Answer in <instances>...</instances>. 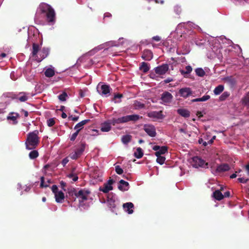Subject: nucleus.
Listing matches in <instances>:
<instances>
[{"instance_id":"obj_1","label":"nucleus","mask_w":249,"mask_h":249,"mask_svg":"<svg viewBox=\"0 0 249 249\" xmlns=\"http://www.w3.org/2000/svg\"><path fill=\"white\" fill-rule=\"evenodd\" d=\"M37 13L43 14L48 23L53 24L55 22V13L50 5L45 2L40 3L37 9Z\"/></svg>"},{"instance_id":"obj_2","label":"nucleus","mask_w":249,"mask_h":249,"mask_svg":"<svg viewBox=\"0 0 249 249\" xmlns=\"http://www.w3.org/2000/svg\"><path fill=\"white\" fill-rule=\"evenodd\" d=\"M39 132L37 130H34L27 134L25 142L26 148L28 150L36 149L39 143Z\"/></svg>"},{"instance_id":"obj_3","label":"nucleus","mask_w":249,"mask_h":249,"mask_svg":"<svg viewBox=\"0 0 249 249\" xmlns=\"http://www.w3.org/2000/svg\"><path fill=\"white\" fill-rule=\"evenodd\" d=\"M86 144L85 142L80 143L76 147V148L74 153H71L69 157L72 160H76L80 158L85 151L86 149Z\"/></svg>"},{"instance_id":"obj_4","label":"nucleus","mask_w":249,"mask_h":249,"mask_svg":"<svg viewBox=\"0 0 249 249\" xmlns=\"http://www.w3.org/2000/svg\"><path fill=\"white\" fill-rule=\"evenodd\" d=\"M192 165L195 168L199 167L208 168V163L199 157L196 156L192 158Z\"/></svg>"},{"instance_id":"obj_5","label":"nucleus","mask_w":249,"mask_h":249,"mask_svg":"<svg viewBox=\"0 0 249 249\" xmlns=\"http://www.w3.org/2000/svg\"><path fill=\"white\" fill-rule=\"evenodd\" d=\"M90 194L89 190L81 189L76 193V197L79 199V201L83 202L88 199V196Z\"/></svg>"},{"instance_id":"obj_6","label":"nucleus","mask_w":249,"mask_h":249,"mask_svg":"<svg viewBox=\"0 0 249 249\" xmlns=\"http://www.w3.org/2000/svg\"><path fill=\"white\" fill-rule=\"evenodd\" d=\"M143 130L151 137H154L156 136V129L155 127L150 124H145L143 125Z\"/></svg>"},{"instance_id":"obj_7","label":"nucleus","mask_w":249,"mask_h":249,"mask_svg":"<svg viewBox=\"0 0 249 249\" xmlns=\"http://www.w3.org/2000/svg\"><path fill=\"white\" fill-rule=\"evenodd\" d=\"M169 70V66L167 64H163L154 69L155 73L159 75L164 74Z\"/></svg>"},{"instance_id":"obj_8","label":"nucleus","mask_w":249,"mask_h":249,"mask_svg":"<svg viewBox=\"0 0 249 249\" xmlns=\"http://www.w3.org/2000/svg\"><path fill=\"white\" fill-rule=\"evenodd\" d=\"M193 91L190 88H183L179 89L178 93L183 98H186L193 94Z\"/></svg>"},{"instance_id":"obj_9","label":"nucleus","mask_w":249,"mask_h":249,"mask_svg":"<svg viewBox=\"0 0 249 249\" xmlns=\"http://www.w3.org/2000/svg\"><path fill=\"white\" fill-rule=\"evenodd\" d=\"M173 98V95L168 91H165L161 95L160 99L164 104L170 103Z\"/></svg>"},{"instance_id":"obj_10","label":"nucleus","mask_w":249,"mask_h":249,"mask_svg":"<svg viewBox=\"0 0 249 249\" xmlns=\"http://www.w3.org/2000/svg\"><path fill=\"white\" fill-rule=\"evenodd\" d=\"M111 90V89L109 85L104 84L101 86V90L98 91L99 93L102 95H105L106 97H108L109 95V93Z\"/></svg>"},{"instance_id":"obj_11","label":"nucleus","mask_w":249,"mask_h":249,"mask_svg":"<svg viewBox=\"0 0 249 249\" xmlns=\"http://www.w3.org/2000/svg\"><path fill=\"white\" fill-rule=\"evenodd\" d=\"M28 94L26 92H21L17 95H14L13 98L18 99L21 102H24L28 99Z\"/></svg>"},{"instance_id":"obj_12","label":"nucleus","mask_w":249,"mask_h":249,"mask_svg":"<svg viewBox=\"0 0 249 249\" xmlns=\"http://www.w3.org/2000/svg\"><path fill=\"white\" fill-rule=\"evenodd\" d=\"M153 57V53L149 50H144L142 55V58L146 61L151 60Z\"/></svg>"},{"instance_id":"obj_13","label":"nucleus","mask_w":249,"mask_h":249,"mask_svg":"<svg viewBox=\"0 0 249 249\" xmlns=\"http://www.w3.org/2000/svg\"><path fill=\"white\" fill-rule=\"evenodd\" d=\"M120 184L119 185L118 188V189L122 191H127L129 189V183L128 182L124 180L123 179H121L119 181Z\"/></svg>"},{"instance_id":"obj_14","label":"nucleus","mask_w":249,"mask_h":249,"mask_svg":"<svg viewBox=\"0 0 249 249\" xmlns=\"http://www.w3.org/2000/svg\"><path fill=\"white\" fill-rule=\"evenodd\" d=\"M123 208L129 214H132L133 213V208L134 205L132 202H127L123 204Z\"/></svg>"},{"instance_id":"obj_15","label":"nucleus","mask_w":249,"mask_h":249,"mask_svg":"<svg viewBox=\"0 0 249 249\" xmlns=\"http://www.w3.org/2000/svg\"><path fill=\"white\" fill-rule=\"evenodd\" d=\"M148 116L150 118L156 119H162L163 116L161 111H152L148 113Z\"/></svg>"},{"instance_id":"obj_16","label":"nucleus","mask_w":249,"mask_h":249,"mask_svg":"<svg viewBox=\"0 0 249 249\" xmlns=\"http://www.w3.org/2000/svg\"><path fill=\"white\" fill-rule=\"evenodd\" d=\"M177 111L178 114L184 118H188L190 116V112L187 109L179 108Z\"/></svg>"},{"instance_id":"obj_17","label":"nucleus","mask_w":249,"mask_h":249,"mask_svg":"<svg viewBox=\"0 0 249 249\" xmlns=\"http://www.w3.org/2000/svg\"><path fill=\"white\" fill-rule=\"evenodd\" d=\"M230 169L229 165L227 163L221 164L218 165L216 169L217 172H223L229 171Z\"/></svg>"},{"instance_id":"obj_18","label":"nucleus","mask_w":249,"mask_h":249,"mask_svg":"<svg viewBox=\"0 0 249 249\" xmlns=\"http://www.w3.org/2000/svg\"><path fill=\"white\" fill-rule=\"evenodd\" d=\"M55 201L58 203H62L65 196L64 194L62 191H59L55 194Z\"/></svg>"},{"instance_id":"obj_19","label":"nucleus","mask_w":249,"mask_h":249,"mask_svg":"<svg viewBox=\"0 0 249 249\" xmlns=\"http://www.w3.org/2000/svg\"><path fill=\"white\" fill-rule=\"evenodd\" d=\"M113 194H110L107 197V202L110 208L114 209L116 207L115 199L113 198Z\"/></svg>"},{"instance_id":"obj_20","label":"nucleus","mask_w":249,"mask_h":249,"mask_svg":"<svg viewBox=\"0 0 249 249\" xmlns=\"http://www.w3.org/2000/svg\"><path fill=\"white\" fill-rule=\"evenodd\" d=\"M111 124L108 122H105L101 125V130L102 132H108L111 130Z\"/></svg>"},{"instance_id":"obj_21","label":"nucleus","mask_w":249,"mask_h":249,"mask_svg":"<svg viewBox=\"0 0 249 249\" xmlns=\"http://www.w3.org/2000/svg\"><path fill=\"white\" fill-rule=\"evenodd\" d=\"M126 117L127 122L130 121L135 122L142 118V116H140L137 114L126 115Z\"/></svg>"},{"instance_id":"obj_22","label":"nucleus","mask_w":249,"mask_h":249,"mask_svg":"<svg viewBox=\"0 0 249 249\" xmlns=\"http://www.w3.org/2000/svg\"><path fill=\"white\" fill-rule=\"evenodd\" d=\"M213 197L217 200L220 201L224 198V195L219 190H216L213 193Z\"/></svg>"},{"instance_id":"obj_23","label":"nucleus","mask_w":249,"mask_h":249,"mask_svg":"<svg viewBox=\"0 0 249 249\" xmlns=\"http://www.w3.org/2000/svg\"><path fill=\"white\" fill-rule=\"evenodd\" d=\"M89 122H90V120H89V119L83 120V121H81L80 122L78 123V124H77L75 125L74 129L76 130L78 129H79L80 128H81V129H82L83 127V126Z\"/></svg>"},{"instance_id":"obj_24","label":"nucleus","mask_w":249,"mask_h":249,"mask_svg":"<svg viewBox=\"0 0 249 249\" xmlns=\"http://www.w3.org/2000/svg\"><path fill=\"white\" fill-rule=\"evenodd\" d=\"M149 69L150 68L148 63L145 62H142L139 67L140 70L144 73L147 72L149 70Z\"/></svg>"},{"instance_id":"obj_25","label":"nucleus","mask_w":249,"mask_h":249,"mask_svg":"<svg viewBox=\"0 0 249 249\" xmlns=\"http://www.w3.org/2000/svg\"><path fill=\"white\" fill-rule=\"evenodd\" d=\"M113 190V187L111 185H107L106 183L104 184L103 187H100L99 190L104 193H107L109 191Z\"/></svg>"},{"instance_id":"obj_26","label":"nucleus","mask_w":249,"mask_h":249,"mask_svg":"<svg viewBox=\"0 0 249 249\" xmlns=\"http://www.w3.org/2000/svg\"><path fill=\"white\" fill-rule=\"evenodd\" d=\"M40 50L39 45L36 43L33 44V51L32 52V56L35 57L37 55V53Z\"/></svg>"},{"instance_id":"obj_27","label":"nucleus","mask_w":249,"mask_h":249,"mask_svg":"<svg viewBox=\"0 0 249 249\" xmlns=\"http://www.w3.org/2000/svg\"><path fill=\"white\" fill-rule=\"evenodd\" d=\"M241 102L244 106H249V91L247 93L246 95L242 98Z\"/></svg>"},{"instance_id":"obj_28","label":"nucleus","mask_w":249,"mask_h":249,"mask_svg":"<svg viewBox=\"0 0 249 249\" xmlns=\"http://www.w3.org/2000/svg\"><path fill=\"white\" fill-rule=\"evenodd\" d=\"M192 71V68L190 66H187L185 67V71L180 70L181 74L183 75L185 77H187L186 75L191 73Z\"/></svg>"},{"instance_id":"obj_29","label":"nucleus","mask_w":249,"mask_h":249,"mask_svg":"<svg viewBox=\"0 0 249 249\" xmlns=\"http://www.w3.org/2000/svg\"><path fill=\"white\" fill-rule=\"evenodd\" d=\"M224 86L219 85L214 89L213 92L215 95H219L224 90Z\"/></svg>"},{"instance_id":"obj_30","label":"nucleus","mask_w":249,"mask_h":249,"mask_svg":"<svg viewBox=\"0 0 249 249\" xmlns=\"http://www.w3.org/2000/svg\"><path fill=\"white\" fill-rule=\"evenodd\" d=\"M143 155L142 150L141 147H138L134 153V156L137 159L141 158Z\"/></svg>"},{"instance_id":"obj_31","label":"nucleus","mask_w":249,"mask_h":249,"mask_svg":"<svg viewBox=\"0 0 249 249\" xmlns=\"http://www.w3.org/2000/svg\"><path fill=\"white\" fill-rule=\"evenodd\" d=\"M44 74L47 77H52L54 75L55 72L53 69L51 68H48L45 71Z\"/></svg>"},{"instance_id":"obj_32","label":"nucleus","mask_w":249,"mask_h":249,"mask_svg":"<svg viewBox=\"0 0 249 249\" xmlns=\"http://www.w3.org/2000/svg\"><path fill=\"white\" fill-rule=\"evenodd\" d=\"M18 117V113H11L9 116L7 117L8 120H10L14 122V124L17 123V119Z\"/></svg>"},{"instance_id":"obj_33","label":"nucleus","mask_w":249,"mask_h":249,"mask_svg":"<svg viewBox=\"0 0 249 249\" xmlns=\"http://www.w3.org/2000/svg\"><path fill=\"white\" fill-rule=\"evenodd\" d=\"M39 156L38 152L37 150L33 149L29 154V157L31 159H35L37 158Z\"/></svg>"},{"instance_id":"obj_34","label":"nucleus","mask_w":249,"mask_h":249,"mask_svg":"<svg viewBox=\"0 0 249 249\" xmlns=\"http://www.w3.org/2000/svg\"><path fill=\"white\" fill-rule=\"evenodd\" d=\"M134 106L136 109H142L145 107V105L140 101H135L134 103Z\"/></svg>"},{"instance_id":"obj_35","label":"nucleus","mask_w":249,"mask_h":249,"mask_svg":"<svg viewBox=\"0 0 249 249\" xmlns=\"http://www.w3.org/2000/svg\"><path fill=\"white\" fill-rule=\"evenodd\" d=\"M224 81L229 83L231 86H234L235 83V79L232 77H227L224 78Z\"/></svg>"},{"instance_id":"obj_36","label":"nucleus","mask_w":249,"mask_h":249,"mask_svg":"<svg viewBox=\"0 0 249 249\" xmlns=\"http://www.w3.org/2000/svg\"><path fill=\"white\" fill-rule=\"evenodd\" d=\"M131 139V136L129 135H126L123 136L122 138V142L124 144H127Z\"/></svg>"},{"instance_id":"obj_37","label":"nucleus","mask_w":249,"mask_h":249,"mask_svg":"<svg viewBox=\"0 0 249 249\" xmlns=\"http://www.w3.org/2000/svg\"><path fill=\"white\" fill-rule=\"evenodd\" d=\"M196 74L200 77H203L205 75V71L202 68H197L195 70Z\"/></svg>"},{"instance_id":"obj_38","label":"nucleus","mask_w":249,"mask_h":249,"mask_svg":"<svg viewBox=\"0 0 249 249\" xmlns=\"http://www.w3.org/2000/svg\"><path fill=\"white\" fill-rule=\"evenodd\" d=\"M41 58L42 59L46 58L49 53V49L47 48H43L41 50Z\"/></svg>"},{"instance_id":"obj_39","label":"nucleus","mask_w":249,"mask_h":249,"mask_svg":"<svg viewBox=\"0 0 249 249\" xmlns=\"http://www.w3.org/2000/svg\"><path fill=\"white\" fill-rule=\"evenodd\" d=\"M230 94L228 91H225L224 92L221 96L219 97V101H225L229 96Z\"/></svg>"},{"instance_id":"obj_40","label":"nucleus","mask_w":249,"mask_h":249,"mask_svg":"<svg viewBox=\"0 0 249 249\" xmlns=\"http://www.w3.org/2000/svg\"><path fill=\"white\" fill-rule=\"evenodd\" d=\"M81 130V128H80L79 129L77 130L75 132H74V133H73L71 135V136L70 137V140L71 141L73 142L74 141H75V140L76 139L77 135H78V134Z\"/></svg>"},{"instance_id":"obj_41","label":"nucleus","mask_w":249,"mask_h":249,"mask_svg":"<svg viewBox=\"0 0 249 249\" xmlns=\"http://www.w3.org/2000/svg\"><path fill=\"white\" fill-rule=\"evenodd\" d=\"M68 95L66 92H63L58 96V99L61 101H65Z\"/></svg>"},{"instance_id":"obj_42","label":"nucleus","mask_w":249,"mask_h":249,"mask_svg":"<svg viewBox=\"0 0 249 249\" xmlns=\"http://www.w3.org/2000/svg\"><path fill=\"white\" fill-rule=\"evenodd\" d=\"M168 148L166 146H163L160 147V149L158 150L159 152L160 153L161 155L164 154L165 153L167 152Z\"/></svg>"},{"instance_id":"obj_43","label":"nucleus","mask_w":249,"mask_h":249,"mask_svg":"<svg viewBox=\"0 0 249 249\" xmlns=\"http://www.w3.org/2000/svg\"><path fill=\"white\" fill-rule=\"evenodd\" d=\"M165 160V158L163 156H160L159 157L157 158V162L159 163V164L162 165L164 163V161Z\"/></svg>"},{"instance_id":"obj_44","label":"nucleus","mask_w":249,"mask_h":249,"mask_svg":"<svg viewBox=\"0 0 249 249\" xmlns=\"http://www.w3.org/2000/svg\"><path fill=\"white\" fill-rule=\"evenodd\" d=\"M47 125L50 126H53L55 124V120L54 118H50L48 119L47 121Z\"/></svg>"},{"instance_id":"obj_45","label":"nucleus","mask_w":249,"mask_h":249,"mask_svg":"<svg viewBox=\"0 0 249 249\" xmlns=\"http://www.w3.org/2000/svg\"><path fill=\"white\" fill-rule=\"evenodd\" d=\"M120 118H118L117 119L116 118H113L112 119L110 120V124H112L113 125H115L116 124H121L120 122Z\"/></svg>"},{"instance_id":"obj_46","label":"nucleus","mask_w":249,"mask_h":249,"mask_svg":"<svg viewBox=\"0 0 249 249\" xmlns=\"http://www.w3.org/2000/svg\"><path fill=\"white\" fill-rule=\"evenodd\" d=\"M68 177L69 178H72V179L74 181H77L78 180V176L76 175H74V174H73L72 173L70 174L69 175H68Z\"/></svg>"},{"instance_id":"obj_47","label":"nucleus","mask_w":249,"mask_h":249,"mask_svg":"<svg viewBox=\"0 0 249 249\" xmlns=\"http://www.w3.org/2000/svg\"><path fill=\"white\" fill-rule=\"evenodd\" d=\"M115 171L117 174L119 175H121L123 173V170L120 167L119 165H117L115 166Z\"/></svg>"},{"instance_id":"obj_48","label":"nucleus","mask_w":249,"mask_h":249,"mask_svg":"<svg viewBox=\"0 0 249 249\" xmlns=\"http://www.w3.org/2000/svg\"><path fill=\"white\" fill-rule=\"evenodd\" d=\"M78 192L74 188L71 189L69 191L68 193L70 196H75L76 197V193Z\"/></svg>"},{"instance_id":"obj_49","label":"nucleus","mask_w":249,"mask_h":249,"mask_svg":"<svg viewBox=\"0 0 249 249\" xmlns=\"http://www.w3.org/2000/svg\"><path fill=\"white\" fill-rule=\"evenodd\" d=\"M44 177H41L40 178V187H47L48 186V184L47 183H45L44 182Z\"/></svg>"},{"instance_id":"obj_50","label":"nucleus","mask_w":249,"mask_h":249,"mask_svg":"<svg viewBox=\"0 0 249 249\" xmlns=\"http://www.w3.org/2000/svg\"><path fill=\"white\" fill-rule=\"evenodd\" d=\"M210 98V96L208 95H206L200 98V102H204L209 100Z\"/></svg>"},{"instance_id":"obj_51","label":"nucleus","mask_w":249,"mask_h":249,"mask_svg":"<svg viewBox=\"0 0 249 249\" xmlns=\"http://www.w3.org/2000/svg\"><path fill=\"white\" fill-rule=\"evenodd\" d=\"M238 180L240 183H246L249 180V179L248 178H238Z\"/></svg>"},{"instance_id":"obj_52","label":"nucleus","mask_w":249,"mask_h":249,"mask_svg":"<svg viewBox=\"0 0 249 249\" xmlns=\"http://www.w3.org/2000/svg\"><path fill=\"white\" fill-rule=\"evenodd\" d=\"M119 118H120V122L121 124L125 123L127 122L126 116H123V117H120Z\"/></svg>"},{"instance_id":"obj_53","label":"nucleus","mask_w":249,"mask_h":249,"mask_svg":"<svg viewBox=\"0 0 249 249\" xmlns=\"http://www.w3.org/2000/svg\"><path fill=\"white\" fill-rule=\"evenodd\" d=\"M52 190L54 194L57 193L58 187L56 185H53L52 187Z\"/></svg>"},{"instance_id":"obj_54","label":"nucleus","mask_w":249,"mask_h":249,"mask_svg":"<svg viewBox=\"0 0 249 249\" xmlns=\"http://www.w3.org/2000/svg\"><path fill=\"white\" fill-rule=\"evenodd\" d=\"M69 162V160L68 158H64L62 161V164L63 165V167H64L67 163Z\"/></svg>"},{"instance_id":"obj_55","label":"nucleus","mask_w":249,"mask_h":249,"mask_svg":"<svg viewBox=\"0 0 249 249\" xmlns=\"http://www.w3.org/2000/svg\"><path fill=\"white\" fill-rule=\"evenodd\" d=\"M152 39L156 41H159L160 40L161 38L159 36H154L152 37Z\"/></svg>"},{"instance_id":"obj_56","label":"nucleus","mask_w":249,"mask_h":249,"mask_svg":"<svg viewBox=\"0 0 249 249\" xmlns=\"http://www.w3.org/2000/svg\"><path fill=\"white\" fill-rule=\"evenodd\" d=\"M69 119H71V120L73 121H78V119H79V117L78 116H75V117H72V116H69Z\"/></svg>"},{"instance_id":"obj_57","label":"nucleus","mask_w":249,"mask_h":249,"mask_svg":"<svg viewBox=\"0 0 249 249\" xmlns=\"http://www.w3.org/2000/svg\"><path fill=\"white\" fill-rule=\"evenodd\" d=\"M114 182V181L113 179H109L108 181H107V182L106 183V184L107 185H111L112 186V184Z\"/></svg>"},{"instance_id":"obj_58","label":"nucleus","mask_w":249,"mask_h":249,"mask_svg":"<svg viewBox=\"0 0 249 249\" xmlns=\"http://www.w3.org/2000/svg\"><path fill=\"white\" fill-rule=\"evenodd\" d=\"M216 136H213L212 138L208 142V144H211L213 142V141L215 139Z\"/></svg>"},{"instance_id":"obj_59","label":"nucleus","mask_w":249,"mask_h":249,"mask_svg":"<svg viewBox=\"0 0 249 249\" xmlns=\"http://www.w3.org/2000/svg\"><path fill=\"white\" fill-rule=\"evenodd\" d=\"M230 195H231V193H230V192L229 191L226 192L225 193H224V194L223 195H224V197H230Z\"/></svg>"},{"instance_id":"obj_60","label":"nucleus","mask_w":249,"mask_h":249,"mask_svg":"<svg viewBox=\"0 0 249 249\" xmlns=\"http://www.w3.org/2000/svg\"><path fill=\"white\" fill-rule=\"evenodd\" d=\"M160 146L159 145H155L153 147L152 149L154 151H157L160 149Z\"/></svg>"},{"instance_id":"obj_61","label":"nucleus","mask_w":249,"mask_h":249,"mask_svg":"<svg viewBox=\"0 0 249 249\" xmlns=\"http://www.w3.org/2000/svg\"><path fill=\"white\" fill-rule=\"evenodd\" d=\"M122 97H123V95L122 94H117L115 95L114 98V99H115L117 98H121Z\"/></svg>"},{"instance_id":"obj_62","label":"nucleus","mask_w":249,"mask_h":249,"mask_svg":"<svg viewBox=\"0 0 249 249\" xmlns=\"http://www.w3.org/2000/svg\"><path fill=\"white\" fill-rule=\"evenodd\" d=\"M245 169L247 171V174L249 176V163L245 166Z\"/></svg>"},{"instance_id":"obj_63","label":"nucleus","mask_w":249,"mask_h":249,"mask_svg":"<svg viewBox=\"0 0 249 249\" xmlns=\"http://www.w3.org/2000/svg\"><path fill=\"white\" fill-rule=\"evenodd\" d=\"M173 81V79L171 78H168L166 79H165L164 82L165 83H168L171 81Z\"/></svg>"},{"instance_id":"obj_64","label":"nucleus","mask_w":249,"mask_h":249,"mask_svg":"<svg viewBox=\"0 0 249 249\" xmlns=\"http://www.w3.org/2000/svg\"><path fill=\"white\" fill-rule=\"evenodd\" d=\"M79 95L81 97H84L85 96V93H84V92L82 90L80 89L79 90Z\"/></svg>"}]
</instances>
